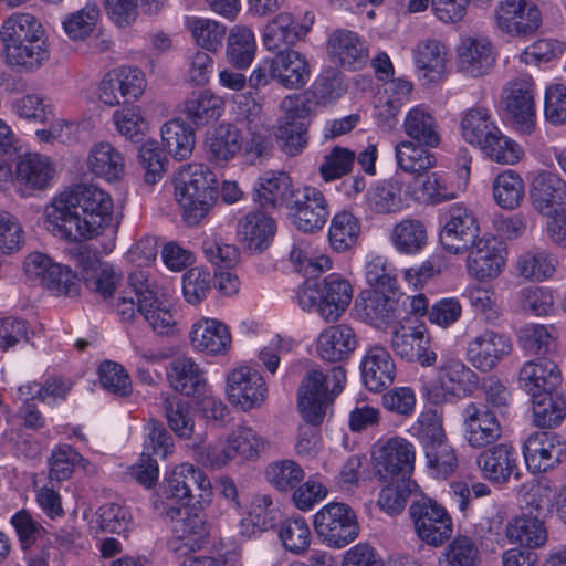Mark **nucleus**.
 <instances>
[{"instance_id": "nucleus-1", "label": "nucleus", "mask_w": 566, "mask_h": 566, "mask_svg": "<svg viewBox=\"0 0 566 566\" xmlns=\"http://www.w3.org/2000/svg\"><path fill=\"white\" fill-rule=\"evenodd\" d=\"M114 222V201L103 188L78 184L54 195L43 209V224L54 238L82 242L103 234Z\"/></svg>"}, {"instance_id": "nucleus-2", "label": "nucleus", "mask_w": 566, "mask_h": 566, "mask_svg": "<svg viewBox=\"0 0 566 566\" xmlns=\"http://www.w3.org/2000/svg\"><path fill=\"white\" fill-rule=\"evenodd\" d=\"M235 120L248 132L244 140L239 127L220 123L206 135L205 145L209 159L216 165H226L243 151L247 163L255 164L269 148V126L262 106L251 93L232 96Z\"/></svg>"}, {"instance_id": "nucleus-3", "label": "nucleus", "mask_w": 566, "mask_h": 566, "mask_svg": "<svg viewBox=\"0 0 566 566\" xmlns=\"http://www.w3.org/2000/svg\"><path fill=\"white\" fill-rule=\"evenodd\" d=\"M116 311L124 321L140 315L159 335H170L177 324V312L167 292L150 282L143 271L129 274L128 291L118 298Z\"/></svg>"}, {"instance_id": "nucleus-4", "label": "nucleus", "mask_w": 566, "mask_h": 566, "mask_svg": "<svg viewBox=\"0 0 566 566\" xmlns=\"http://www.w3.org/2000/svg\"><path fill=\"white\" fill-rule=\"evenodd\" d=\"M3 57L11 67L34 71L50 59L45 30L31 13L15 12L0 28Z\"/></svg>"}, {"instance_id": "nucleus-5", "label": "nucleus", "mask_w": 566, "mask_h": 566, "mask_svg": "<svg viewBox=\"0 0 566 566\" xmlns=\"http://www.w3.org/2000/svg\"><path fill=\"white\" fill-rule=\"evenodd\" d=\"M174 197L181 217L188 226L198 224L210 211L216 200V179L202 164L180 167L172 177Z\"/></svg>"}, {"instance_id": "nucleus-6", "label": "nucleus", "mask_w": 566, "mask_h": 566, "mask_svg": "<svg viewBox=\"0 0 566 566\" xmlns=\"http://www.w3.org/2000/svg\"><path fill=\"white\" fill-rule=\"evenodd\" d=\"M354 287L339 273H331L317 281H305L296 291L298 306L314 313L326 323L337 322L349 307Z\"/></svg>"}, {"instance_id": "nucleus-7", "label": "nucleus", "mask_w": 566, "mask_h": 566, "mask_svg": "<svg viewBox=\"0 0 566 566\" xmlns=\"http://www.w3.org/2000/svg\"><path fill=\"white\" fill-rule=\"evenodd\" d=\"M346 370L336 366L327 375L321 370H310L298 388V410L304 420L312 424H321L327 409L345 388Z\"/></svg>"}, {"instance_id": "nucleus-8", "label": "nucleus", "mask_w": 566, "mask_h": 566, "mask_svg": "<svg viewBox=\"0 0 566 566\" xmlns=\"http://www.w3.org/2000/svg\"><path fill=\"white\" fill-rule=\"evenodd\" d=\"M476 373L457 356H442L436 378L426 382L421 392L432 405L455 402L468 397L478 385Z\"/></svg>"}, {"instance_id": "nucleus-9", "label": "nucleus", "mask_w": 566, "mask_h": 566, "mask_svg": "<svg viewBox=\"0 0 566 566\" xmlns=\"http://www.w3.org/2000/svg\"><path fill=\"white\" fill-rule=\"evenodd\" d=\"M314 530L321 542L340 549L359 536L358 517L354 509L343 502H329L322 506L313 518Z\"/></svg>"}, {"instance_id": "nucleus-10", "label": "nucleus", "mask_w": 566, "mask_h": 566, "mask_svg": "<svg viewBox=\"0 0 566 566\" xmlns=\"http://www.w3.org/2000/svg\"><path fill=\"white\" fill-rule=\"evenodd\" d=\"M416 459L413 442L399 434L377 440L371 449L373 467L379 480H410Z\"/></svg>"}, {"instance_id": "nucleus-11", "label": "nucleus", "mask_w": 566, "mask_h": 566, "mask_svg": "<svg viewBox=\"0 0 566 566\" xmlns=\"http://www.w3.org/2000/svg\"><path fill=\"white\" fill-rule=\"evenodd\" d=\"M542 23L543 12L538 0H500L493 10L495 30L510 38H531Z\"/></svg>"}, {"instance_id": "nucleus-12", "label": "nucleus", "mask_w": 566, "mask_h": 566, "mask_svg": "<svg viewBox=\"0 0 566 566\" xmlns=\"http://www.w3.org/2000/svg\"><path fill=\"white\" fill-rule=\"evenodd\" d=\"M457 180H452L444 171H432L426 176L415 177L410 184L413 201L438 205L453 200L462 193L469 182L471 158L463 154L458 159Z\"/></svg>"}, {"instance_id": "nucleus-13", "label": "nucleus", "mask_w": 566, "mask_h": 566, "mask_svg": "<svg viewBox=\"0 0 566 566\" xmlns=\"http://www.w3.org/2000/svg\"><path fill=\"white\" fill-rule=\"evenodd\" d=\"M410 518L418 538L429 546L439 547L453 533V522L447 509L430 497L415 501L409 507Z\"/></svg>"}, {"instance_id": "nucleus-14", "label": "nucleus", "mask_w": 566, "mask_h": 566, "mask_svg": "<svg viewBox=\"0 0 566 566\" xmlns=\"http://www.w3.org/2000/svg\"><path fill=\"white\" fill-rule=\"evenodd\" d=\"M147 87L145 73L134 66H118L107 71L97 86L98 101L108 107L136 102Z\"/></svg>"}, {"instance_id": "nucleus-15", "label": "nucleus", "mask_w": 566, "mask_h": 566, "mask_svg": "<svg viewBox=\"0 0 566 566\" xmlns=\"http://www.w3.org/2000/svg\"><path fill=\"white\" fill-rule=\"evenodd\" d=\"M535 85L530 75L510 81L502 92V104L516 130L530 135L536 127Z\"/></svg>"}, {"instance_id": "nucleus-16", "label": "nucleus", "mask_w": 566, "mask_h": 566, "mask_svg": "<svg viewBox=\"0 0 566 566\" xmlns=\"http://www.w3.org/2000/svg\"><path fill=\"white\" fill-rule=\"evenodd\" d=\"M465 270L469 277L480 283L496 280L506 268L507 251L493 235H483L468 249Z\"/></svg>"}, {"instance_id": "nucleus-17", "label": "nucleus", "mask_w": 566, "mask_h": 566, "mask_svg": "<svg viewBox=\"0 0 566 566\" xmlns=\"http://www.w3.org/2000/svg\"><path fill=\"white\" fill-rule=\"evenodd\" d=\"M390 346L407 361H417L423 367L433 366L437 361V354L430 350L427 328L421 323H412L408 318L400 321L392 329Z\"/></svg>"}, {"instance_id": "nucleus-18", "label": "nucleus", "mask_w": 566, "mask_h": 566, "mask_svg": "<svg viewBox=\"0 0 566 566\" xmlns=\"http://www.w3.org/2000/svg\"><path fill=\"white\" fill-rule=\"evenodd\" d=\"M226 395L231 405L249 411L263 405L268 397V388L260 371L242 365L228 374Z\"/></svg>"}, {"instance_id": "nucleus-19", "label": "nucleus", "mask_w": 566, "mask_h": 566, "mask_svg": "<svg viewBox=\"0 0 566 566\" xmlns=\"http://www.w3.org/2000/svg\"><path fill=\"white\" fill-rule=\"evenodd\" d=\"M512 348L507 335L486 328L468 340L465 357L474 369L489 373L511 354Z\"/></svg>"}, {"instance_id": "nucleus-20", "label": "nucleus", "mask_w": 566, "mask_h": 566, "mask_svg": "<svg viewBox=\"0 0 566 566\" xmlns=\"http://www.w3.org/2000/svg\"><path fill=\"white\" fill-rule=\"evenodd\" d=\"M283 116L277 127V139L289 155L301 153L306 144L307 108L298 95L284 97L280 105Z\"/></svg>"}, {"instance_id": "nucleus-21", "label": "nucleus", "mask_w": 566, "mask_h": 566, "mask_svg": "<svg viewBox=\"0 0 566 566\" xmlns=\"http://www.w3.org/2000/svg\"><path fill=\"white\" fill-rule=\"evenodd\" d=\"M55 175L56 167L51 157L28 153L18 158L14 177L11 174L9 185L13 182L22 196H29L34 191L50 188Z\"/></svg>"}, {"instance_id": "nucleus-22", "label": "nucleus", "mask_w": 566, "mask_h": 566, "mask_svg": "<svg viewBox=\"0 0 566 566\" xmlns=\"http://www.w3.org/2000/svg\"><path fill=\"white\" fill-rule=\"evenodd\" d=\"M528 197L537 213L552 214L566 207V180L553 170L533 171L528 177Z\"/></svg>"}, {"instance_id": "nucleus-23", "label": "nucleus", "mask_w": 566, "mask_h": 566, "mask_svg": "<svg viewBox=\"0 0 566 566\" xmlns=\"http://www.w3.org/2000/svg\"><path fill=\"white\" fill-rule=\"evenodd\" d=\"M523 454L531 472H546L558 465L565 458L566 442L555 432L537 431L525 440Z\"/></svg>"}, {"instance_id": "nucleus-24", "label": "nucleus", "mask_w": 566, "mask_h": 566, "mask_svg": "<svg viewBox=\"0 0 566 566\" xmlns=\"http://www.w3.org/2000/svg\"><path fill=\"white\" fill-rule=\"evenodd\" d=\"M410 184L406 185L398 175L377 180L370 185L365 195V203L376 214H396L409 207L411 199Z\"/></svg>"}, {"instance_id": "nucleus-25", "label": "nucleus", "mask_w": 566, "mask_h": 566, "mask_svg": "<svg viewBox=\"0 0 566 566\" xmlns=\"http://www.w3.org/2000/svg\"><path fill=\"white\" fill-rule=\"evenodd\" d=\"M396 293L364 290L355 300L356 316L376 328H385L401 315Z\"/></svg>"}, {"instance_id": "nucleus-26", "label": "nucleus", "mask_w": 566, "mask_h": 566, "mask_svg": "<svg viewBox=\"0 0 566 566\" xmlns=\"http://www.w3.org/2000/svg\"><path fill=\"white\" fill-rule=\"evenodd\" d=\"M463 437L473 449L493 444L502 433L500 421L486 405L471 402L462 411Z\"/></svg>"}, {"instance_id": "nucleus-27", "label": "nucleus", "mask_w": 566, "mask_h": 566, "mask_svg": "<svg viewBox=\"0 0 566 566\" xmlns=\"http://www.w3.org/2000/svg\"><path fill=\"white\" fill-rule=\"evenodd\" d=\"M312 12H305L301 21H296L292 13L280 12L265 24L262 32V42L268 51L280 50L284 45H294L305 39L314 24Z\"/></svg>"}, {"instance_id": "nucleus-28", "label": "nucleus", "mask_w": 566, "mask_h": 566, "mask_svg": "<svg viewBox=\"0 0 566 566\" xmlns=\"http://www.w3.org/2000/svg\"><path fill=\"white\" fill-rule=\"evenodd\" d=\"M168 499L181 504H188L193 497L192 486L200 491L199 502L208 501L212 485L207 474L196 465L184 462L175 465L166 476Z\"/></svg>"}, {"instance_id": "nucleus-29", "label": "nucleus", "mask_w": 566, "mask_h": 566, "mask_svg": "<svg viewBox=\"0 0 566 566\" xmlns=\"http://www.w3.org/2000/svg\"><path fill=\"white\" fill-rule=\"evenodd\" d=\"M358 346L357 335L348 324L324 327L314 340L316 356L325 363L348 360Z\"/></svg>"}, {"instance_id": "nucleus-30", "label": "nucleus", "mask_w": 566, "mask_h": 566, "mask_svg": "<svg viewBox=\"0 0 566 566\" xmlns=\"http://www.w3.org/2000/svg\"><path fill=\"white\" fill-rule=\"evenodd\" d=\"M292 222L303 232L321 230L329 216L327 201L321 190L304 187L295 193L290 207Z\"/></svg>"}, {"instance_id": "nucleus-31", "label": "nucleus", "mask_w": 566, "mask_h": 566, "mask_svg": "<svg viewBox=\"0 0 566 566\" xmlns=\"http://www.w3.org/2000/svg\"><path fill=\"white\" fill-rule=\"evenodd\" d=\"M192 349L210 357L223 356L231 349L229 327L221 321L201 317L193 322L189 332Z\"/></svg>"}, {"instance_id": "nucleus-32", "label": "nucleus", "mask_w": 566, "mask_h": 566, "mask_svg": "<svg viewBox=\"0 0 566 566\" xmlns=\"http://www.w3.org/2000/svg\"><path fill=\"white\" fill-rule=\"evenodd\" d=\"M327 53L337 65L356 71L368 61L369 52L366 42L354 31L337 29L327 40Z\"/></svg>"}, {"instance_id": "nucleus-33", "label": "nucleus", "mask_w": 566, "mask_h": 566, "mask_svg": "<svg viewBox=\"0 0 566 566\" xmlns=\"http://www.w3.org/2000/svg\"><path fill=\"white\" fill-rule=\"evenodd\" d=\"M494 63V46L484 36H465L457 46V66L468 76H483L492 70Z\"/></svg>"}, {"instance_id": "nucleus-34", "label": "nucleus", "mask_w": 566, "mask_h": 566, "mask_svg": "<svg viewBox=\"0 0 566 566\" xmlns=\"http://www.w3.org/2000/svg\"><path fill=\"white\" fill-rule=\"evenodd\" d=\"M479 226L472 213L465 207L452 206L441 233V242L446 250L458 254L467 251L478 235Z\"/></svg>"}, {"instance_id": "nucleus-35", "label": "nucleus", "mask_w": 566, "mask_h": 566, "mask_svg": "<svg viewBox=\"0 0 566 566\" xmlns=\"http://www.w3.org/2000/svg\"><path fill=\"white\" fill-rule=\"evenodd\" d=\"M167 379L176 391L187 397L199 398L209 392L206 371L192 357L174 358L167 371Z\"/></svg>"}, {"instance_id": "nucleus-36", "label": "nucleus", "mask_w": 566, "mask_h": 566, "mask_svg": "<svg viewBox=\"0 0 566 566\" xmlns=\"http://www.w3.org/2000/svg\"><path fill=\"white\" fill-rule=\"evenodd\" d=\"M563 380L558 366L549 359L525 361L518 370L517 384L530 397L555 390Z\"/></svg>"}, {"instance_id": "nucleus-37", "label": "nucleus", "mask_w": 566, "mask_h": 566, "mask_svg": "<svg viewBox=\"0 0 566 566\" xmlns=\"http://www.w3.org/2000/svg\"><path fill=\"white\" fill-rule=\"evenodd\" d=\"M171 531L169 548L180 556L200 551L208 542L209 531L199 514L187 511L185 516L172 522Z\"/></svg>"}, {"instance_id": "nucleus-38", "label": "nucleus", "mask_w": 566, "mask_h": 566, "mask_svg": "<svg viewBox=\"0 0 566 566\" xmlns=\"http://www.w3.org/2000/svg\"><path fill=\"white\" fill-rule=\"evenodd\" d=\"M86 167L93 176L115 182L123 179L126 163L123 153L109 142H97L88 149Z\"/></svg>"}, {"instance_id": "nucleus-39", "label": "nucleus", "mask_w": 566, "mask_h": 566, "mask_svg": "<svg viewBox=\"0 0 566 566\" xmlns=\"http://www.w3.org/2000/svg\"><path fill=\"white\" fill-rule=\"evenodd\" d=\"M361 377L370 391L390 386L396 376V366L389 352L382 346L368 348L360 361Z\"/></svg>"}, {"instance_id": "nucleus-40", "label": "nucleus", "mask_w": 566, "mask_h": 566, "mask_svg": "<svg viewBox=\"0 0 566 566\" xmlns=\"http://www.w3.org/2000/svg\"><path fill=\"white\" fill-rule=\"evenodd\" d=\"M478 465L483 478L493 483H505L514 474L518 478L517 452L509 444H496L478 457Z\"/></svg>"}, {"instance_id": "nucleus-41", "label": "nucleus", "mask_w": 566, "mask_h": 566, "mask_svg": "<svg viewBox=\"0 0 566 566\" xmlns=\"http://www.w3.org/2000/svg\"><path fill=\"white\" fill-rule=\"evenodd\" d=\"M276 233L274 219L262 211L248 213L238 223L239 241L251 252L265 250Z\"/></svg>"}, {"instance_id": "nucleus-42", "label": "nucleus", "mask_w": 566, "mask_h": 566, "mask_svg": "<svg viewBox=\"0 0 566 566\" xmlns=\"http://www.w3.org/2000/svg\"><path fill=\"white\" fill-rule=\"evenodd\" d=\"M273 80L286 88L297 90L310 81V64L305 55L296 50L280 51L273 57Z\"/></svg>"}, {"instance_id": "nucleus-43", "label": "nucleus", "mask_w": 566, "mask_h": 566, "mask_svg": "<svg viewBox=\"0 0 566 566\" xmlns=\"http://www.w3.org/2000/svg\"><path fill=\"white\" fill-rule=\"evenodd\" d=\"M410 140L429 148H437L441 142L439 123L432 112L424 105L410 108L402 124Z\"/></svg>"}, {"instance_id": "nucleus-44", "label": "nucleus", "mask_w": 566, "mask_h": 566, "mask_svg": "<svg viewBox=\"0 0 566 566\" xmlns=\"http://www.w3.org/2000/svg\"><path fill=\"white\" fill-rule=\"evenodd\" d=\"M419 77L427 83L440 81L446 73L447 49L438 40L420 41L412 50Z\"/></svg>"}, {"instance_id": "nucleus-45", "label": "nucleus", "mask_w": 566, "mask_h": 566, "mask_svg": "<svg viewBox=\"0 0 566 566\" xmlns=\"http://www.w3.org/2000/svg\"><path fill=\"white\" fill-rule=\"evenodd\" d=\"M504 535L509 544L527 549L542 548L548 541L545 523L537 517L527 515L510 520L505 525Z\"/></svg>"}, {"instance_id": "nucleus-46", "label": "nucleus", "mask_w": 566, "mask_h": 566, "mask_svg": "<svg viewBox=\"0 0 566 566\" xmlns=\"http://www.w3.org/2000/svg\"><path fill=\"white\" fill-rule=\"evenodd\" d=\"M389 241L399 254L415 255L427 245L428 230L422 221L403 218L392 227Z\"/></svg>"}, {"instance_id": "nucleus-47", "label": "nucleus", "mask_w": 566, "mask_h": 566, "mask_svg": "<svg viewBox=\"0 0 566 566\" xmlns=\"http://www.w3.org/2000/svg\"><path fill=\"white\" fill-rule=\"evenodd\" d=\"M255 201L262 207H279L294 195L293 184L285 172L266 171L254 186Z\"/></svg>"}, {"instance_id": "nucleus-48", "label": "nucleus", "mask_w": 566, "mask_h": 566, "mask_svg": "<svg viewBox=\"0 0 566 566\" xmlns=\"http://www.w3.org/2000/svg\"><path fill=\"white\" fill-rule=\"evenodd\" d=\"M412 140H402L395 147L397 166L405 172L420 177L438 164L437 155Z\"/></svg>"}, {"instance_id": "nucleus-49", "label": "nucleus", "mask_w": 566, "mask_h": 566, "mask_svg": "<svg viewBox=\"0 0 566 566\" xmlns=\"http://www.w3.org/2000/svg\"><path fill=\"white\" fill-rule=\"evenodd\" d=\"M364 279L368 290L394 293L398 290L397 269L385 256L369 252L364 261Z\"/></svg>"}, {"instance_id": "nucleus-50", "label": "nucleus", "mask_w": 566, "mask_h": 566, "mask_svg": "<svg viewBox=\"0 0 566 566\" xmlns=\"http://www.w3.org/2000/svg\"><path fill=\"white\" fill-rule=\"evenodd\" d=\"M533 423L538 428H556L566 418V398L549 390L531 397Z\"/></svg>"}, {"instance_id": "nucleus-51", "label": "nucleus", "mask_w": 566, "mask_h": 566, "mask_svg": "<svg viewBox=\"0 0 566 566\" xmlns=\"http://www.w3.org/2000/svg\"><path fill=\"white\" fill-rule=\"evenodd\" d=\"M496 128L490 109L485 107L469 108L461 116V136L472 146L481 147Z\"/></svg>"}, {"instance_id": "nucleus-52", "label": "nucleus", "mask_w": 566, "mask_h": 566, "mask_svg": "<svg viewBox=\"0 0 566 566\" xmlns=\"http://www.w3.org/2000/svg\"><path fill=\"white\" fill-rule=\"evenodd\" d=\"M164 147L177 160L189 158L193 151L196 136L193 129L181 119H171L161 127Z\"/></svg>"}, {"instance_id": "nucleus-53", "label": "nucleus", "mask_w": 566, "mask_h": 566, "mask_svg": "<svg viewBox=\"0 0 566 566\" xmlns=\"http://www.w3.org/2000/svg\"><path fill=\"white\" fill-rule=\"evenodd\" d=\"M556 258L545 249L533 248L521 253L515 262L520 276L530 281H545L556 271Z\"/></svg>"}, {"instance_id": "nucleus-54", "label": "nucleus", "mask_w": 566, "mask_h": 566, "mask_svg": "<svg viewBox=\"0 0 566 566\" xmlns=\"http://www.w3.org/2000/svg\"><path fill=\"white\" fill-rule=\"evenodd\" d=\"M492 195L495 203L501 209L514 210L518 208L525 195L522 176L513 169L503 170L493 179Z\"/></svg>"}, {"instance_id": "nucleus-55", "label": "nucleus", "mask_w": 566, "mask_h": 566, "mask_svg": "<svg viewBox=\"0 0 566 566\" xmlns=\"http://www.w3.org/2000/svg\"><path fill=\"white\" fill-rule=\"evenodd\" d=\"M256 48L254 32L250 28L244 25L231 28L226 50L229 63L237 69H248L254 60Z\"/></svg>"}, {"instance_id": "nucleus-56", "label": "nucleus", "mask_w": 566, "mask_h": 566, "mask_svg": "<svg viewBox=\"0 0 566 566\" xmlns=\"http://www.w3.org/2000/svg\"><path fill=\"white\" fill-rule=\"evenodd\" d=\"M132 523V515L125 506L106 503L97 509L88 523V528L96 536L103 532L124 535L129 531Z\"/></svg>"}, {"instance_id": "nucleus-57", "label": "nucleus", "mask_w": 566, "mask_h": 566, "mask_svg": "<svg viewBox=\"0 0 566 566\" xmlns=\"http://www.w3.org/2000/svg\"><path fill=\"white\" fill-rule=\"evenodd\" d=\"M277 537L282 547L296 556H303L308 551L313 538L307 521L300 515L282 521Z\"/></svg>"}, {"instance_id": "nucleus-58", "label": "nucleus", "mask_w": 566, "mask_h": 566, "mask_svg": "<svg viewBox=\"0 0 566 566\" xmlns=\"http://www.w3.org/2000/svg\"><path fill=\"white\" fill-rule=\"evenodd\" d=\"M223 112V101L210 91L192 93L184 103L185 115L196 125H206Z\"/></svg>"}, {"instance_id": "nucleus-59", "label": "nucleus", "mask_w": 566, "mask_h": 566, "mask_svg": "<svg viewBox=\"0 0 566 566\" xmlns=\"http://www.w3.org/2000/svg\"><path fill=\"white\" fill-rule=\"evenodd\" d=\"M185 27L190 32L195 43L209 52H217L227 32L222 23L201 17H186Z\"/></svg>"}, {"instance_id": "nucleus-60", "label": "nucleus", "mask_w": 566, "mask_h": 566, "mask_svg": "<svg viewBox=\"0 0 566 566\" xmlns=\"http://www.w3.org/2000/svg\"><path fill=\"white\" fill-rule=\"evenodd\" d=\"M276 517L270 495L255 494L250 503L247 516L240 522L241 534L251 536L256 532L269 530Z\"/></svg>"}, {"instance_id": "nucleus-61", "label": "nucleus", "mask_w": 566, "mask_h": 566, "mask_svg": "<svg viewBox=\"0 0 566 566\" xmlns=\"http://www.w3.org/2000/svg\"><path fill=\"white\" fill-rule=\"evenodd\" d=\"M360 221L349 211L336 213L329 226V244L336 252H345L356 244L360 234Z\"/></svg>"}, {"instance_id": "nucleus-62", "label": "nucleus", "mask_w": 566, "mask_h": 566, "mask_svg": "<svg viewBox=\"0 0 566 566\" xmlns=\"http://www.w3.org/2000/svg\"><path fill=\"white\" fill-rule=\"evenodd\" d=\"M180 566H243L242 548L235 542L220 539L212 545V555H187Z\"/></svg>"}, {"instance_id": "nucleus-63", "label": "nucleus", "mask_w": 566, "mask_h": 566, "mask_svg": "<svg viewBox=\"0 0 566 566\" xmlns=\"http://www.w3.org/2000/svg\"><path fill=\"white\" fill-rule=\"evenodd\" d=\"M532 505L536 511L555 513L557 518L566 525V483L558 490L549 482H538L531 490Z\"/></svg>"}, {"instance_id": "nucleus-64", "label": "nucleus", "mask_w": 566, "mask_h": 566, "mask_svg": "<svg viewBox=\"0 0 566 566\" xmlns=\"http://www.w3.org/2000/svg\"><path fill=\"white\" fill-rule=\"evenodd\" d=\"M480 563V549L468 536L453 538L438 557V566H479Z\"/></svg>"}]
</instances>
